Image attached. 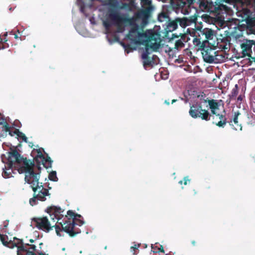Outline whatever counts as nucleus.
<instances>
[{
    "label": "nucleus",
    "instance_id": "f257e3e1",
    "mask_svg": "<svg viewBox=\"0 0 255 255\" xmlns=\"http://www.w3.org/2000/svg\"><path fill=\"white\" fill-rule=\"evenodd\" d=\"M148 16L146 10L138 11L132 18H122L119 23V32H123L127 29L128 34L127 39L129 41V47L135 49L137 46L142 44L145 51L142 54L143 66H153L157 64L158 59L156 56H148L152 51H156L160 46V35L152 30L144 31L145 25Z\"/></svg>",
    "mask_w": 255,
    "mask_h": 255
},
{
    "label": "nucleus",
    "instance_id": "f03ea898",
    "mask_svg": "<svg viewBox=\"0 0 255 255\" xmlns=\"http://www.w3.org/2000/svg\"><path fill=\"white\" fill-rule=\"evenodd\" d=\"M47 212L49 214L52 221H49L46 217L36 218L32 220V224L38 229L47 232L50 231L53 227L55 226L58 236H60L59 233L60 229L59 225L57 224L54 225L56 221H57V223L61 226L62 229L70 236H73L79 232L76 229L75 225L81 226L84 223L80 219V215L75 214L71 211L67 212V216L70 217L68 221H66L63 224L61 222H59V216L62 211L60 208L56 206H51L48 208Z\"/></svg>",
    "mask_w": 255,
    "mask_h": 255
},
{
    "label": "nucleus",
    "instance_id": "7ed1b4c3",
    "mask_svg": "<svg viewBox=\"0 0 255 255\" xmlns=\"http://www.w3.org/2000/svg\"><path fill=\"white\" fill-rule=\"evenodd\" d=\"M1 160L9 166H13L19 173H25L29 171L30 173L34 172L33 164L30 160L21 157L19 154L15 150L9 152L7 156L3 155L1 156Z\"/></svg>",
    "mask_w": 255,
    "mask_h": 255
},
{
    "label": "nucleus",
    "instance_id": "20e7f679",
    "mask_svg": "<svg viewBox=\"0 0 255 255\" xmlns=\"http://www.w3.org/2000/svg\"><path fill=\"white\" fill-rule=\"evenodd\" d=\"M25 181L30 185L34 191V197L30 199L29 204L32 206L37 204L38 201H44L46 197L49 196L48 191L43 187L41 183L39 182L38 174L33 172L30 173L29 171L26 172L25 176Z\"/></svg>",
    "mask_w": 255,
    "mask_h": 255
},
{
    "label": "nucleus",
    "instance_id": "39448f33",
    "mask_svg": "<svg viewBox=\"0 0 255 255\" xmlns=\"http://www.w3.org/2000/svg\"><path fill=\"white\" fill-rule=\"evenodd\" d=\"M0 240L2 244L9 248H13L16 247L17 248V255H35L33 251L35 250V246L32 245L31 247L28 250L27 245H21V240L13 238V240L9 239L6 236H4L0 233Z\"/></svg>",
    "mask_w": 255,
    "mask_h": 255
},
{
    "label": "nucleus",
    "instance_id": "423d86ee",
    "mask_svg": "<svg viewBox=\"0 0 255 255\" xmlns=\"http://www.w3.org/2000/svg\"><path fill=\"white\" fill-rule=\"evenodd\" d=\"M212 43L207 41H204L200 46V49L204 60L208 63H217L219 59V55L217 54V52L215 49L209 46V44Z\"/></svg>",
    "mask_w": 255,
    "mask_h": 255
},
{
    "label": "nucleus",
    "instance_id": "0eeeda50",
    "mask_svg": "<svg viewBox=\"0 0 255 255\" xmlns=\"http://www.w3.org/2000/svg\"><path fill=\"white\" fill-rule=\"evenodd\" d=\"M189 114L193 118H200L202 120H209V113L207 110L202 109L201 105H196L191 106Z\"/></svg>",
    "mask_w": 255,
    "mask_h": 255
},
{
    "label": "nucleus",
    "instance_id": "6e6552de",
    "mask_svg": "<svg viewBox=\"0 0 255 255\" xmlns=\"http://www.w3.org/2000/svg\"><path fill=\"white\" fill-rule=\"evenodd\" d=\"M239 14L243 17L242 20L246 21L251 32L255 34V18L249 19L251 14L250 10L247 9H244L242 11L239 12Z\"/></svg>",
    "mask_w": 255,
    "mask_h": 255
},
{
    "label": "nucleus",
    "instance_id": "1a4fd4ad",
    "mask_svg": "<svg viewBox=\"0 0 255 255\" xmlns=\"http://www.w3.org/2000/svg\"><path fill=\"white\" fill-rule=\"evenodd\" d=\"M253 45V42L251 40H247L242 44V53L244 56H250Z\"/></svg>",
    "mask_w": 255,
    "mask_h": 255
},
{
    "label": "nucleus",
    "instance_id": "9d476101",
    "mask_svg": "<svg viewBox=\"0 0 255 255\" xmlns=\"http://www.w3.org/2000/svg\"><path fill=\"white\" fill-rule=\"evenodd\" d=\"M208 105L213 114L216 115L217 116H219L220 119L223 118V116L222 115H220V114L218 113L219 106L217 103L215 102L213 100L209 101Z\"/></svg>",
    "mask_w": 255,
    "mask_h": 255
},
{
    "label": "nucleus",
    "instance_id": "9b49d317",
    "mask_svg": "<svg viewBox=\"0 0 255 255\" xmlns=\"http://www.w3.org/2000/svg\"><path fill=\"white\" fill-rule=\"evenodd\" d=\"M13 168H14L13 166L6 164V166H5V169L2 173L3 177L5 178L12 177V174L14 173Z\"/></svg>",
    "mask_w": 255,
    "mask_h": 255
},
{
    "label": "nucleus",
    "instance_id": "f8f14e48",
    "mask_svg": "<svg viewBox=\"0 0 255 255\" xmlns=\"http://www.w3.org/2000/svg\"><path fill=\"white\" fill-rule=\"evenodd\" d=\"M204 33L205 35L206 39L208 40L207 41H209V40H212L214 38L215 36L214 34V31L211 29H206L205 30Z\"/></svg>",
    "mask_w": 255,
    "mask_h": 255
},
{
    "label": "nucleus",
    "instance_id": "ddd939ff",
    "mask_svg": "<svg viewBox=\"0 0 255 255\" xmlns=\"http://www.w3.org/2000/svg\"><path fill=\"white\" fill-rule=\"evenodd\" d=\"M2 147L5 150H7L8 149H9L11 151H13L15 150V147L14 146H12L8 142H4L2 144Z\"/></svg>",
    "mask_w": 255,
    "mask_h": 255
},
{
    "label": "nucleus",
    "instance_id": "4468645a",
    "mask_svg": "<svg viewBox=\"0 0 255 255\" xmlns=\"http://www.w3.org/2000/svg\"><path fill=\"white\" fill-rule=\"evenodd\" d=\"M239 113L235 114V117H234V119H233V122L236 125V126L234 127V128L236 130H237L238 129H240V130H242V127L241 126V125H239L238 124V116H239Z\"/></svg>",
    "mask_w": 255,
    "mask_h": 255
},
{
    "label": "nucleus",
    "instance_id": "2eb2a0df",
    "mask_svg": "<svg viewBox=\"0 0 255 255\" xmlns=\"http://www.w3.org/2000/svg\"><path fill=\"white\" fill-rule=\"evenodd\" d=\"M184 43L181 39L176 40L174 44V49H178L180 48L183 47Z\"/></svg>",
    "mask_w": 255,
    "mask_h": 255
},
{
    "label": "nucleus",
    "instance_id": "dca6fc26",
    "mask_svg": "<svg viewBox=\"0 0 255 255\" xmlns=\"http://www.w3.org/2000/svg\"><path fill=\"white\" fill-rule=\"evenodd\" d=\"M142 6L145 9H148L150 4V1L149 0H140Z\"/></svg>",
    "mask_w": 255,
    "mask_h": 255
},
{
    "label": "nucleus",
    "instance_id": "f3484780",
    "mask_svg": "<svg viewBox=\"0 0 255 255\" xmlns=\"http://www.w3.org/2000/svg\"><path fill=\"white\" fill-rule=\"evenodd\" d=\"M128 33L126 37V42H127V47H126V49H125V50H126V51H127V53H128V52H129V51L128 50V48H129V49H132L129 47V43H130V42H129V40H128L127 39V37H128ZM141 45H142L143 46H144V47H142V49H145V46H144V45H143L142 44H140V45H138V46H137V47H136V48H135V49H136L137 47H139V46H141ZM145 51V50H144V51L143 53H144Z\"/></svg>",
    "mask_w": 255,
    "mask_h": 255
},
{
    "label": "nucleus",
    "instance_id": "a211bd4d",
    "mask_svg": "<svg viewBox=\"0 0 255 255\" xmlns=\"http://www.w3.org/2000/svg\"><path fill=\"white\" fill-rule=\"evenodd\" d=\"M177 27V22L175 21L171 22L168 25V28L170 30H174Z\"/></svg>",
    "mask_w": 255,
    "mask_h": 255
},
{
    "label": "nucleus",
    "instance_id": "6ab92c4d",
    "mask_svg": "<svg viewBox=\"0 0 255 255\" xmlns=\"http://www.w3.org/2000/svg\"><path fill=\"white\" fill-rule=\"evenodd\" d=\"M49 178L50 180L55 181L57 180V178L56 177V172L53 171L49 173Z\"/></svg>",
    "mask_w": 255,
    "mask_h": 255
},
{
    "label": "nucleus",
    "instance_id": "aec40b11",
    "mask_svg": "<svg viewBox=\"0 0 255 255\" xmlns=\"http://www.w3.org/2000/svg\"><path fill=\"white\" fill-rule=\"evenodd\" d=\"M139 247V245H138L137 246V245H134V247H131V251L132 252H133V255L136 254V253L134 252V249H137Z\"/></svg>",
    "mask_w": 255,
    "mask_h": 255
},
{
    "label": "nucleus",
    "instance_id": "412c9836",
    "mask_svg": "<svg viewBox=\"0 0 255 255\" xmlns=\"http://www.w3.org/2000/svg\"><path fill=\"white\" fill-rule=\"evenodd\" d=\"M225 124V123L224 121H220L217 124V125L219 127H223Z\"/></svg>",
    "mask_w": 255,
    "mask_h": 255
},
{
    "label": "nucleus",
    "instance_id": "4be33fe9",
    "mask_svg": "<svg viewBox=\"0 0 255 255\" xmlns=\"http://www.w3.org/2000/svg\"><path fill=\"white\" fill-rule=\"evenodd\" d=\"M37 151V156L39 158H41L42 156V151L40 149H38Z\"/></svg>",
    "mask_w": 255,
    "mask_h": 255
},
{
    "label": "nucleus",
    "instance_id": "5701e85b",
    "mask_svg": "<svg viewBox=\"0 0 255 255\" xmlns=\"http://www.w3.org/2000/svg\"><path fill=\"white\" fill-rule=\"evenodd\" d=\"M190 180L188 179V177H186L184 179V185H187L188 182H189Z\"/></svg>",
    "mask_w": 255,
    "mask_h": 255
},
{
    "label": "nucleus",
    "instance_id": "b1692460",
    "mask_svg": "<svg viewBox=\"0 0 255 255\" xmlns=\"http://www.w3.org/2000/svg\"><path fill=\"white\" fill-rule=\"evenodd\" d=\"M158 251L162 253H164L163 248L162 246H160V247L158 249Z\"/></svg>",
    "mask_w": 255,
    "mask_h": 255
},
{
    "label": "nucleus",
    "instance_id": "393cba45",
    "mask_svg": "<svg viewBox=\"0 0 255 255\" xmlns=\"http://www.w3.org/2000/svg\"><path fill=\"white\" fill-rule=\"evenodd\" d=\"M77 1H78V2L79 4V5H80V6H81V7H82V6H84V4H83V5L82 4V2H81V0H77Z\"/></svg>",
    "mask_w": 255,
    "mask_h": 255
},
{
    "label": "nucleus",
    "instance_id": "a878e982",
    "mask_svg": "<svg viewBox=\"0 0 255 255\" xmlns=\"http://www.w3.org/2000/svg\"><path fill=\"white\" fill-rule=\"evenodd\" d=\"M165 103L167 105H169V102H167V101H165Z\"/></svg>",
    "mask_w": 255,
    "mask_h": 255
},
{
    "label": "nucleus",
    "instance_id": "bb28decb",
    "mask_svg": "<svg viewBox=\"0 0 255 255\" xmlns=\"http://www.w3.org/2000/svg\"><path fill=\"white\" fill-rule=\"evenodd\" d=\"M14 37H15V38L17 39V38H18V36L17 35H15Z\"/></svg>",
    "mask_w": 255,
    "mask_h": 255
},
{
    "label": "nucleus",
    "instance_id": "cd10ccee",
    "mask_svg": "<svg viewBox=\"0 0 255 255\" xmlns=\"http://www.w3.org/2000/svg\"><path fill=\"white\" fill-rule=\"evenodd\" d=\"M175 101H176V100H173L172 101V103H174Z\"/></svg>",
    "mask_w": 255,
    "mask_h": 255
},
{
    "label": "nucleus",
    "instance_id": "c85d7f7f",
    "mask_svg": "<svg viewBox=\"0 0 255 255\" xmlns=\"http://www.w3.org/2000/svg\"><path fill=\"white\" fill-rule=\"evenodd\" d=\"M179 183L180 184H182V181H180Z\"/></svg>",
    "mask_w": 255,
    "mask_h": 255
},
{
    "label": "nucleus",
    "instance_id": "c756f323",
    "mask_svg": "<svg viewBox=\"0 0 255 255\" xmlns=\"http://www.w3.org/2000/svg\"><path fill=\"white\" fill-rule=\"evenodd\" d=\"M30 242L31 243H33V240H30Z\"/></svg>",
    "mask_w": 255,
    "mask_h": 255
},
{
    "label": "nucleus",
    "instance_id": "7c9ffc66",
    "mask_svg": "<svg viewBox=\"0 0 255 255\" xmlns=\"http://www.w3.org/2000/svg\"><path fill=\"white\" fill-rule=\"evenodd\" d=\"M152 249L153 250H154V247H153V246H152ZM153 252H155V251H154V250H153Z\"/></svg>",
    "mask_w": 255,
    "mask_h": 255
},
{
    "label": "nucleus",
    "instance_id": "2f4dec72",
    "mask_svg": "<svg viewBox=\"0 0 255 255\" xmlns=\"http://www.w3.org/2000/svg\"><path fill=\"white\" fill-rule=\"evenodd\" d=\"M67 219V216H66V217H65V219Z\"/></svg>",
    "mask_w": 255,
    "mask_h": 255
}]
</instances>
